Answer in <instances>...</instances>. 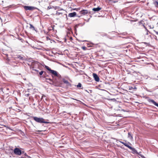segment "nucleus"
I'll return each instance as SVG.
<instances>
[{
    "mask_svg": "<svg viewBox=\"0 0 158 158\" xmlns=\"http://www.w3.org/2000/svg\"><path fill=\"white\" fill-rule=\"evenodd\" d=\"M62 78L61 76L59 77H55L53 79V81H52L53 82V85L56 86L63 87L64 85H62Z\"/></svg>",
    "mask_w": 158,
    "mask_h": 158,
    "instance_id": "obj_1",
    "label": "nucleus"
},
{
    "mask_svg": "<svg viewBox=\"0 0 158 158\" xmlns=\"http://www.w3.org/2000/svg\"><path fill=\"white\" fill-rule=\"evenodd\" d=\"M33 119L36 122L40 123H48L49 122H46L45 120L42 118H38L36 117H33Z\"/></svg>",
    "mask_w": 158,
    "mask_h": 158,
    "instance_id": "obj_2",
    "label": "nucleus"
},
{
    "mask_svg": "<svg viewBox=\"0 0 158 158\" xmlns=\"http://www.w3.org/2000/svg\"><path fill=\"white\" fill-rule=\"evenodd\" d=\"M50 73H52V76L53 79H54L55 77H59L60 76V75L58 74L57 71L55 70H52L50 71Z\"/></svg>",
    "mask_w": 158,
    "mask_h": 158,
    "instance_id": "obj_3",
    "label": "nucleus"
},
{
    "mask_svg": "<svg viewBox=\"0 0 158 158\" xmlns=\"http://www.w3.org/2000/svg\"><path fill=\"white\" fill-rule=\"evenodd\" d=\"M14 153L16 155L20 156L22 154L21 150L18 148H15L14 150Z\"/></svg>",
    "mask_w": 158,
    "mask_h": 158,
    "instance_id": "obj_4",
    "label": "nucleus"
},
{
    "mask_svg": "<svg viewBox=\"0 0 158 158\" xmlns=\"http://www.w3.org/2000/svg\"><path fill=\"white\" fill-rule=\"evenodd\" d=\"M120 142L130 149L131 150L132 149V148L130 146L131 145V144L130 142H128L127 143H126L121 141H120Z\"/></svg>",
    "mask_w": 158,
    "mask_h": 158,
    "instance_id": "obj_5",
    "label": "nucleus"
},
{
    "mask_svg": "<svg viewBox=\"0 0 158 158\" xmlns=\"http://www.w3.org/2000/svg\"><path fill=\"white\" fill-rule=\"evenodd\" d=\"M80 13L82 15H85L90 14V12L87 10H83L80 11Z\"/></svg>",
    "mask_w": 158,
    "mask_h": 158,
    "instance_id": "obj_6",
    "label": "nucleus"
},
{
    "mask_svg": "<svg viewBox=\"0 0 158 158\" xmlns=\"http://www.w3.org/2000/svg\"><path fill=\"white\" fill-rule=\"evenodd\" d=\"M62 85H63V83L66 84L67 86H69L71 85V84L67 80H66L64 78H62Z\"/></svg>",
    "mask_w": 158,
    "mask_h": 158,
    "instance_id": "obj_7",
    "label": "nucleus"
},
{
    "mask_svg": "<svg viewBox=\"0 0 158 158\" xmlns=\"http://www.w3.org/2000/svg\"><path fill=\"white\" fill-rule=\"evenodd\" d=\"M23 7L25 10H33L35 9L34 7L31 6H24Z\"/></svg>",
    "mask_w": 158,
    "mask_h": 158,
    "instance_id": "obj_8",
    "label": "nucleus"
},
{
    "mask_svg": "<svg viewBox=\"0 0 158 158\" xmlns=\"http://www.w3.org/2000/svg\"><path fill=\"white\" fill-rule=\"evenodd\" d=\"M93 76L95 81H99V77L97 74L94 73L93 74Z\"/></svg>",
    "mask_w": 158,
    "mask_h": 158,
    "instance_id": "obj_9",
    "label": "nucleus"
},
{
    "mask_svg": "<svg viewBox=\"0 0 158 158\" xmlns=\"http://www.w3.org/2000/svg\"><path fill=\"white\" fill-rule=\"evenodd\" d=\"M77 16V13L76 12L70 13L68 14V16L70 17H73Z\"/></svg>",
    "mask_w": 158,
    "mask_h": 158,
    "instance_id": "obj_10",
    "label": "nucleus"
},
{
    "mask_svg": "<svg viewBox=\"0 0 158 158\" xmlns=\"http://www.w3.org/2000/svg\"><path fill=\"white\" fill-rule=\"evenodd\" d=\"M46 81L47 82L50 83L51 84L53 85V82H52L53 81V79H52L51 78H46Z\"/></svg>",
    "mask_w": 158,
    "mask_h": 158,
    "instance_id": "obj_11",
    "label": "nucleus"
},
{
    "mask_svg": "<svg viewBox=\"0 0 158 158\" xmlns=\"http://www.w3.org/2000/svg\"><path fill=\"white\" fill-rule=\"evenodd\" d=\"M149 102H151L153 103L155 105L158 107V104L156 103L153 100L149 99L148 100Z\"/></svg>",
    "mask_w": 158,
    "mask_h": 158,
    "instance_id": "obj_12",
    "label": "nucleus"
},
{
    "mask_svg": "<svg viewBox=\"0 0 158 158\" xmlns=\"http://www.w3.org/2000/svg\"><path fill=\"white\" fill-rule=\"evenodd\" d=\"M101 9H102L101 8L99 7H98L97 8H93V9L92 10L93 11H94L95 12H96V11H99L101 10Z\"/></svg>",
    "mask_w": 158,
    "mask_h": 158,
    "instance_id": "obj_13",
    "label": "nucleus"
},
{
    "mask_svg": "<svg viewBox=\"0 0 158 158\" xmlns=\"http://www.w3.org/2000/svg\"><path fill=\"white\" fill-rule=\"evenodd\" d=\"M128 137L129 138L131 139H133L132 136L130 132L128 133Z\"/></svg>",
    "mask_w": 158,
    "mask_h": 158,
    "instance_id": "obj_14",
    "label": "nucleus"
},
{
    "mask_svg": "<svg viewBox=\"0 0 158 158\" xmlns=\"http://www.w3.org/2000/svg\"><path fill=\"white\" fill-rule=\"evenodd\" d=\"M154 4L156 7H158V1H155L154 2Z\"/></svg>",
    "mask_w": 158,
    "mask_h": 158,
    "instance_id": "obj_15",
    "label": "nucleus"
},
{
    "mask_svg": "<svg viewBox=\"0 0 158 158\" xmlns=\"http://www.w3.org/2000/svg\"><path fill=\"white\" fill-rule=\"evenodd\" d=\"M30 27L29 28L30 29H31L33 30H35V27H34L31 24H30Z\"/></svg>",
    "mask_w": 158,
    "mask_h": 158,
    "instance_id": "obj_16",
    "label": "nucleus"
},
{
    "mask_svg": "<svg viewBox=\"0 0 158 158\" xmlns=\"http://www.w3.org/2000/svg\"><path fill=\"white\" fill-rule=\"evenodd\" d=\"M45 68L48 70L50 72L52 70V69L50 68H49V67L48 66H46Z\"/></svg>",
    "mask_w": 158,
    "mask_h": 158,
    "instance_id": "obj_17",
    "label": "nucleus"
},
{
    "mask_svg": "<svg viewBox=\"0 0 158 158\" xmlns=\"http://www.w3.org/2000/svg\"><path fill=\"white\" fill-rule=\"evenodd\" d=\"M101 35L102 36H107V34L104 33H101Z\"/></svg>",
    "mask_w": 158,
    "mask_h": 158,
    "instance_id": "obj_18",
    "label": "nucleus"
},
{
    "mask_svg": "<svg viewBox=\"0 0 158 158\" xmlns=\"http://www.w3.org/2000/svg\"><path fill=\"white\" fill-rule=\"evenodd\" d=\"M81 84L79 83H78V85H77V88H81Z\"/></svg>",
    "mask_w": 158,
    "mask_h": 158,
    "instance_id": "obj_19",
    "label": "nucleus"
},
{
    "mask_svg": "<svg viewBox=\"0 0 158 158\" xmlns=\"http://www.w3.org/2000/svg\"><path fill=\"white\" fill-rule=\"evenodd\" d=\"M82 49L84 50H85L87 49V48L85 46H83L81 47Z\"/></svg>",
    "mask_w": 158,
    "mask_h": 158,
    "instance_id": "obj_20",
    "label": "nucleus"
},
{
    "mask_svg": "<svg viewBox=\"0 0 158 158\" xmlns=\"http://www.w3.org/2000/svg\"><path fill=\"white\" fill-rule=\"evenodd\" d=\"M44 72V71H41L40 72L39 74L40 75H42L43 74V73Z\"/></svg>",
    "mask_w": 158,
    "mask_h": 158,
    "instance_id": "obj_21",
    "label": "nucleus"
},
{
    "mask_svg": "<svg viewBox=\"0 0 158 158\" xmlns=\"http://www.w3.org/2000/svg\"><path fill=\"white\" fill-rule=\"evenodd\" d=\"M21 158H31L30 156L27 155L26 157H21Z\"/></svg>",
    "mask_w": 158,
    "mask_h": 158,
    "instance_id": "obj_22",
    "label": "nucleus"
},
{
    "mask_svg": "<svg viewBox=\"0 0 158 158\" xmlns=\"http://www.w3.org/2000/svg\"><path fill=\"white\" fill-rule=\"evenodd\" d=\"M18 58H19L20 59H23V57L20 56H18Z\"/></svg>",
    "mask_w": 158,
    "mask_h": 158,
    "instance_id": "obj_23",
    "label": "nucleus"
},
{
    "mask_svg": "<svg viewBox=\"0 0 158 158\" xmlns=\"http://www.w3.org/2000/svg\"><path fill=\"white\" fill-rule=\"evenodd\" d=\"M129 89L130 90H131L132 89H133V87H132L130 86L129 87Z\"/></svg>",
    "mask_w": 158,
    "mask_h": 158,
    "instance_id": "obj_24",
    "label": "nucleus"
},
{
    "mask_svg": "<svg viewBox=\"0 0 158 158\" xmlns=\"http://www.w3.org/2000/svg\"><path fill=\"white\" fill-rule=\"evenodd\" d=\"M78 27V25H75L74 27V28H75V29H76L77 27Z\"/></svg>",
    "mask_w": 158,
    "mask_h": 158,
    "instance_id": "obj_25",
    "label": "nucleus"
},
{
    "mask_svg": "<svg viewBox=\"0 0 158 158\" xmlns=\"http://www.w3.org/2000/svg\"><path fill=\"white\" fill-rule=\"evenodd\" d=\"M33 70H34L35 71L38 72V71L37 70V69H34V67H33Z\"/></svg>",
    "mask_w": 158,
    "mask_h": 158,
    "instance_id": "obj_26",
    "label": "nucleus"
},
{
    "mask_svg": "<svg viewBox=\"0 0 158 158\" xmlns=\"http://www.w3.org/2000/svg\"><path fill=\"white\" fill-rule=\"evenodd\" d=\"M46 39L47 40H50V38L48 36L46 37Z\"/></svg>",
    "mask_w": 158,
    "mask_h": 158,
    "instance_id": "obj_27",
    "label": "nucleus"
},
{
    "mask_svg": "<svg viewBox=\"0 0 158 158\" xmlns=\"http://www.w3.org/2000/svg\"><path fill=\"white\" fill-rule=\"evenodd\" d=\"M133 89L134 90H136L137 89V88L135 87H134L133 88Z\"/></svg>",
    "mask_w": 158,
    "mask_h": 158,
    "instance_id": "obj_28",
    "label": "nucleus"
},
{
    "mask_svg": "<svg viewBox=\"0 0 158 158\" xmlns=\"http://www.w3.org/2000/svg\"><path fill=\"white\" fill-rule=\"evenodd\" d=\"M51 7L50 6H48V7L47 9L48 10L50 9H51Z\"/></svg>",
    "mask_w": 158,
    "mask_h": 158,
    "instance_id": "obj_29",
    "label": "nucleus"
},
{
    "mask_svg": "<svg viewBox=\"0 0 158 158\" xmlns=\"http://www.w3.org/2000/svg\"><path fill=\"white\" fill-rule=\"evenodd\" d=\"M23 155H24V156H25L26 157L27 156V154L26 153H24Z\"/></svg>",
    "mask_w": 158,
    "mask_h": 158,
    "instance_id": "obj_30",
    "label": "nucleus"
},
{
    "mask_svg": "<svg viewBox=\"0 0 158 158\" xmlns=\"http://www.w3.org/2000/svg\"><path fill=\"white\" fill-rule=\"evenodd\" d=\"M80 9V8H76V9H74V10H79Z\"/></svg>",
    "mask_w": 158,
    "mask_h": 158,
    "instance_id": "obj_31",
    "label": "nucleus"
},
{
    "mask_svg": "<svg viewBox=\"0 0 158 158\" xmlns=\"http://www.w3.org/2000/svg\"><path fill=\"white\" fill-rule=\"evenodd\" d=\"M44 77H45V78H48V77H48V75H47L46 76H45Z\"/></svg>",
    "mask_w": 158,
    "mask_h": 158,
    "instance_id": "obj_32",
    "label": "nucleus"
},
{
    "mask_svg": "<svg viewBox=\"0 0 158 158\" xmlns=\"http://www.w3.org/2000/svg\"><path fill=\"white\" fill-rule=\"evenodd\" d=\"M41 131V130H38V131H36L37 132H41V131Z\"/></svg>",
    "mask_w": 158,
    "mask_h": 158,
    "instance_id": "obj_33",
    "label": "nucleus"
},
{
    "mask_svg": "<svg viewBox=\"0 0 158 158\" xmlns=\"http://www.w3.org/2000/svg\"><path fill=\"white\" fill-rule=\"evenodd\" d=\"M24 151H22V154H24Z\"/></svg>",
    "mask_w": 158,
    "mask_h": 158,
    "instance_id": "obj_34",
    "label": "nucleus"
},
{
    "mask_svg": "<svg viewBox=\"0 0 158 158\" xmlns=\"http://www.w3.org/2000/svg\"><path fill=\"white\" fill-rule=\"evenodd\" d=\"M156 35H158V32H157V31H156Z\"/></svg>",
    "mask_w": 158,
    "mask_h": 158,
    "instance_id": "obj_35",
    "label": "nucleus"
},
{
    "mask_svg": "<svg viewBox=\"0 0 158 158\" xmlns=\"http://www.w3.org/2000/svg\"><path fill=\"white\" fill-rule=\"evenodd\" d=\"M76 16L79 18H80L81 17V16L77 15Z\"/></svg>",
    "mask_w": 158,
    "mask_h": 158,
    "instance_id": "obj_36",
    "label": "nucleus"
},
{
    "mask_svg": "<svg viewBox=\"0 0 158 158\" xmlns=\"http://www.w3.org/2000/svg\"><path fill=\"white\" fill-rule=\"evenodd\" d=\"M21 157H26V156L24 155H23Z\"/></svg>",
    "mask_w": 158,
    "mask_h": 158,
    "instance_id": "obj_37",
    "label": "nucleus"
},
{
    "mask_svg": "<svg viewBox=\"0 0 158 158\" xmlns=\"http://www.w3.org/2000/svg\"><path fill=\"white\" fill-rule=\"evenodd\" d=\"M57 14L58 15H59L60 14V13H58V12H57Z\"/></svg>",
    "mask_w": 158,
    "mask_h": 158,
    "instance_id": "obj_38",
    "label": "nucleus"
},
{
    "mask_svg": "<svg viewBox=\"0 0 158 158\" xmlns=\"http://www.w3.org/2000/svg\"><path fill=\"white\" fill-rule=\"evenodd\" d=\"M82 41L83 42H84V41Z\"/></svg>",
    "mask_w": 158,
    "mask_h": 158,
    "instance_id": "obj_39",
    "label": "nucleus"
}]
</instances>
